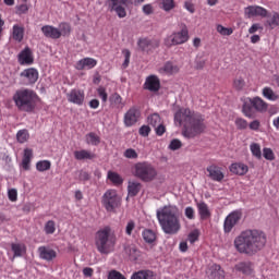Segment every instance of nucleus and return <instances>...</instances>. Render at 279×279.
Wrapping results in <instances>:
<instances>
[{
	"label": "nucleus",
	"mask_w": 279,
	"mask_h": 279,
	"mask_svg": "<svg viewBox=\"0 0 279 279\" xmlns=\"http://www.w3.org/2000/svg\"><path fill=\"white\" fill-rule=\"evenodd\" d=\"M41 32L46 38H51L52 40H58L60 38V28L45 25L41 27Z\"/></svg>",
	"instance_id": "nucleus-23"
},
{
	"label": "nucleus",
	"mask_w": 279,
	"mask_h": 279,
	"mask_svg": "<svg viewBox=\"0 0 279 279\" xmlns=\"http://www.w3.org/2000/svg\"><path fill=\"white\" fill-rule=\"evenodd\" d=\"M27 12H29V5H27V2L16 7L17 14H27Z\"/></svg>",
	"instance_id": "nucleus-56"
},
{
	"label": "nucleus",
	"mask_w": 279,
	"mask_h": 279,
	"mask_svg": "<svg viewBox=\"0 0 279 279\" xmlns=\"http://www.w3.org/2000/svg\"><path fill=\"white\" fill-rule=\"evenodd\" d=\"M244 16L246 19H254L260 16L262 19H267L269 16V11L260 5H248L244 8Z\"/></svg>",
	"instance_id": "nucleus-12"
},
{
	"label": "nucleus",
	"mask_w": 279,
	"mask_h": 279,
	"mask_svg": "<svg viewBox=\"0 0 279 279\" xmlns=\"http://www.w3.org/2000/svg\"><path fill=\"white\" fill-rule=\"evenodd\" d=\"M11 251L13 252L11 260H14V258H23V256L27 254V245L21 242L11 243Z\"/></svg>",
	"instance_id": "nucleus-19"
},
{
	"label": "nucleus",
	"mask_w": 279,
	"mask_h": 279,
	"mask_svg": "<svg viewBox=\"0 0 279 279\" xmlns=\"http://www.w3.org/2000/svg\"><path fill=\"white\" fill-rule=\"evenodd\" d=\"M252 102V108L256 110L257 112H267L269 105L263 100L260 97H254L252 100H248Z\"/></svg>",
	"instance_id": "nucleus-26"
},
{
	"label": "nucleus",
	"mask_w": 279,
	"mask_h": 279,
	"mask_svg": "<svg viewBox=\"0 0 279 279\" xmlns=\"http://www.w3.org/2000/svg\"><path fill=\"white\" fill-rule=\"evenodd\" d=\"M147 123L154 128L157 136H162L167 132V126H165V122H162V118L158 113L149 114L147 117Z\"/></svg>",
	"instance_id": "nucleus-10"
},
{
	"label": "nucleus",
	"mask_w": 279,
	"mask_h": 279,
	"mask_svg": "<svg viewBox=\"0 0 279 279\" xmlns=\"http://www.w3.org/2000/svg\"><path fill=\"white\" fill-rule=\"evenodd\" d=\"M12 36L16 43H22L25 36V28L19 24L13 25Z\"/></svg>",
	"instance_id": "nucleus-34"
},
{
	"label": "nucleus",
	"mask_w": 279,
	"mask_h": 279,
	"mask_svg": "<svg viewBox=\"0 0 279 279\" xmlns=\"http://www.w3.org/2000/svg\"><path fill=\"white\" fill-rule=\"evenodd\" d=\"M32 158H34V150H32V148H25L22 158V168L24 169V171H29Z\"/></svg>",
	"instance_id": "nucleus-27"
},
{
	"label": "nucleus",
	"mask_w": 279,
	"mask_h": 279,
	"mask_svg": "<svg viewBox=\"0 0 279 279\" xmlns=\"http://www.w3.org/2000/svg\"><path fill=\"white\" fill-rule=\"evenodd\" d=\"M36 169H37V171H39L41 173L45 171H49V169H51V161H49V160L37 161Z\"/></svg>",
	"instance_id": "nucleus-40"
},
{
	"label": "nucleus",
	"mask_w": 279,
	"mask_h": 279,
	"mask_svg": "<svg viewBox=\"0 0 279 279\" xmlns=\"http://www.w3.org/2000/svg\"><path fill=\"white\" fill-rule=\"evenodd\" d=\"M230 171L235 175H245L250 171V168L245 163L235 162L230 166Z\"/></svg>",
	"instance_id": "nucleus-30"
},
{
	"label": "nucleus",
	"mask_w": 279,
	"mask_h": 279,
	"mask_svg": "<svg viewBox=\"0 0 279 279\" xmlns=\"http://www.w3.org/2000/svg\"><path fill=\"white\" fill-rule=\"evenodd\" d=\"M263 156L266 160H276V155L274 154V150H271V148H264Z\"/></svg>",
	"instance_id": "nucleus-52"
},
{
	"label": "nucleus",
	"mask_w": 279,
	"mask_h": 279,
	"mask_svg": "<svg viewBox=\"0 0 279 279\" xmlns=\"http://www.w3.org/2000/svg\"><path fill=\"white\" fill-rule=\"evenodd\" d=\"M174 123L183 128L182 134L184 138H195L206 130L204 114L186 107H182L174 112Z\"/></svg>",
	"instance_id": "nucleus-1"
},
{
	"label": "nucleus",
	"mask_w": 279,
	"mask_h": 279,
	"mask_svg": "<svg viewBox=\"0 0 279 279\" xmlns=\"http://www.w3.org/2000/svg\"><path fill=\"white\" fill-rule=\"evenodd\" d=\"M17 141H28L29 138V132L25 129L20 130L16 134Z\"/></svg>",
	"instance_id": "nucleus-53"
},
{
	"label": "nucleus",
	"mask_w": 279,
	"mask_h": 279,
	"mask_svg": "<svg viewBox=\"0 0 279 279\" xmlns=\"http://www.w3.org/2000/svg\"><path fill=\"white\" fill-rule=\"evenodd\" d=\"M141 119V108L134 106L131 107L125 113H124V125L125 128H132V125H136L138 123V120Z\"/></svg>",
	"instance_id": "nucleus-11"
},
{
	"label": "nucleus",
	"mask_w": 279,
	"mask_h": 279,
	"mask_svg": "<svg viewBox=\"0 0 279 279\" xmlns=\"http://www.w3.org/2000/svg\"><path fill=\"white\" fill-rule=\"evenodd\" d=\"M108 279H128L123 274L117 270H111L108 275Z\"/></svg>",
	"instance_id": "nucleus-57"
},
{
	"label": "nucleus",
	"mask_w": 279,
	"mask_h": 279,
	"mask_svg": "<svg viewBox=\"0 0 279 279\" xmlns=\"http://www.w3.org/2000/svg\"><path fill=\"white\" fill-rule=\"evenodd\" d=\"M20 77H22L25 84H36L38 82V70L34 68L25 69L21 72Z\"/></svg>",
	"instance_id": "nucleus-17"
},
{
	"label": "nucleus",
	"mask_w": 279,
	"mask_h": 279,
	"mask_svg": "<svg viewBox=\"0 0 279 279\" xmlns=\"http://www.w3.org/2000/svg\"><path fill=\"white\" fill-rule=\"evenodd\" d=\"M137 45L141 51H151V49H156L159 45L158 40L142 38L137 41Z\"/></svg>",
	"instance_id": "nucleus-22"
},
{
	"label": "nucleus",
	"mask_w": 279,
	"mask_h": 279,
	"mask_svg": "<svg viewBox=\"0 0 279 279\" xmlns=\"http://www.w3.org/2000/svg\"><path fill=\"white\" fill-rule=\"evenodd\" d=\"M144 86L146 90H150V93H157V90H160V78H158L156 75H150L146 78Z\"/></svg>",
	"instance_id": "nucleus-21"
},
{
	"label": "nucleus",
	"mask_w": 279,
	"mask_h": 279,
	"mask_svg": "<svg viewBox=\"0 0 279 279\" xmlns=\"http://www.w3.org/2000/svg\"><path fill=\"white\" fill-rule=\"evenodd\" d=\"M157 219L165 234H178L182 228L178 206L168 205L158 209Z\"/></svg>",
	"instance_id": "nucleus-3"
},
{
	"label": "nucleus",
	"mask_w": 279,
	"mask_h": 279,
	"mask_svg": "<svg viewBox=\"0 0 279 279\" xmlns=\"http://www.w3.org/2000/svg\"><path fill=\"white\" fill-rule=\"evenodd\" d=\"M78 180L81 182H88V180H90V173H88L87 171L81 170L78 174Z\"/></svg>",
	"instance_id": "nucleus-60"
},
{
	"label": "nucleus",
	"mask_w": 279,
	"mask_h": 279,
	"mask_svg": "<svg viewBox=\"0 0 279 279\" xmlns=\"http://www.w3.org/2000/svg\"><path fill=\"white\" fill-rule=\"evenodd\" d=\"M233 88L235 90H243L245 88V80L241 76H238L233 80Z\"/></svg>",
	"instance_id": "nucleus-47"
},
{
	"label": "nucleus",
	"mask_w": 279,
	"mask_h": 279,
	"mask_svg": "<svg viewBox=\"0 0 279 279\" xmlns=\"http://www.w3.org/2000/svg\"><path fill=\"white\" fill-rule=\"evenodd\" d=\"M20 64H34V54L32 53V49L26 47L19 54Z\"/></svg>",
	"instance_id": "nucleus-24"
},
{
	"label": "nucleus",
	"mask_w": 279,
	"mask_h": 279,
	"mask_svg": "<svg viewBox=\"0 0 279 279\" xmlns=\"http://www.w3.org/2000/svg\"><path fill=\"white\" fill-rule=\"evenodd\" d=\"M241 217H242L241 211H232L226 217L223 222V230L226 234H230V232H232V229L234 228V226H236V223L241 221Z\"/></svg>",
	"instance_id": "nucleus-13"
},
{
	"label": "nucleus",
	"mask_w": 279,
	"mask_h": 279,
	"mask_svg": "<svg viewBox=\"0 0 279 279\" xmlns=\"http://www.w3.org/2000/svg\"><path fill=\"white\" fill-rule=\"evenodd\" d=\"M266 25L274 29L275 27L279 26V13L278 12H272L271 15L268 17L266 21Z\"/></svg>",
	"instance_id": "nucleus-39"
},
{
	"label": "nucleus",
	"mask_w": 279,
	"mask_h": 279,
	"mask_svg": "<svg viewBox=\"0 0 279 279\" xmlns=\"http://www.w3.org/2000/svg\"><path fill=\"white\" fill-rule=\"evenodd\" d=\"M111 106H116L117 108H121L123 106V98L119 94H113L110 97Z\"/></svg>",
	"instance_id": "nucleus-46"
},
{
	"label": "nucleus",
	"mask_w": 279,
	"mask_h": 279,
	"mask_svg": "<svg viewBox=\"0 0 279 279\" xmlns=\"http://www.w3.org/2000/svg\"><path fill=\"white\" fill-rule=\"evenodd\" d=\"M59 33L61 36H70L71 35V25L69 23L59 24Z\"/></svg>",
	"instance_id": "nucleus-45"
},
{
	"label": "nucleus",
	"mask_w": 279,
	"mask_h": 279,
	"mask_svg": "<svg viewBox=\"0 0 279 279\" xmlns=\"http://www.w3.org/2000/svg\"><path fill=\"white\" fill-rule=\"evenodd\" d=\"M8 197L10 202H16L19 199V192L16 191V189L9 190Z\"/></svg>",
	"instance_id": "nucleus-58"
},
{
	"label": "nucleus",
	"mask_w": 279,
	"mask_h": 279,
	"mask_svg": "<svg viewBox=\"0 0 279 279\" xmlns=\"http://www.w3.org/2000/svg\"><path fill=\"white\" fill-rule=\"evenodd\" d=\"M97 94H98V97H100L102 104H106V101H108V93L106 92V87H98L97 88Z\"/></svg>",
	"instance_id": "nucleus-51"
},
{
	"label": "nucleus",
	"mask_w": 279,
	"mask_h": 279,
	"mask_svg": "<svg viewBox=\"0 0 279 279\" xmlns=\"http://www.w3.org/2000/svg\"><path fill=\"white\" fill-rule=\"evenodd\" d=\"M235 125L239 130H245L247 129V121L243 118H236Z\"/></svg>",
	"instance_id": "nucleus-55"
},
{
	"label": "nucleus",
	"mask_w": 279,
	"mask_h": 279,
	"mask_svg": "<svg viewBox=\"0 0 279 279\" xmlns=\"http://www.w3.org/2000/svg\"><path fill=\"white\" fill-rule=\"evenodd\" d=\"M144 14H154V7L151 4H145L143 8H142Z\"/></svg>",
	"instance_id": "nucleus-64"
},
{
	"label": "nucleus",
	"mask_w": 279,
	"mask_h": 279,
	"mask_svg": "<svg viewBox=\"0 0 279 279\" xmlns=\"http://www.w3.org/2000/svg\"><path fill=\"white\" fill-rule=\"evenodd\" d=\"M134 228H136V223L134 222V220H130L125 227V234H128V236H132V232H134Z\"/></svg>",
	"instance_id": "nucleus-54"
},
{
	"label": "nucleus",
	"mask_w": 279,
	"mask_h": 279,
	"mask_svg": "<svg viewBox=\"0 0 279 279\" xmlns=\"http://www.w3.org/2000/svg\"><path fill=\"white\" fill-rule=\"evenodd\" d=\"M196 208H197V213L201 221H208V219L213 217L210 207H208V204H206V202L201 201L196 203Z\"/></svg>",
	"instance_id": "nucleus-18"
},
{
	"label": "nucleus",
	"mask_w": 279,
	"mask_h": 279,
	"mask_svg": "<svg viewBox=\"0 0 279 279\" xmlns=\"http://www.w3.org/2000/svg\"><path fill=\"white\" fill-rule=\"evenodd\" d=\"M125 158H138V154H136V150L129 148L124 151Z\"/></svg>",
	"instance_id": "nucleus-62"
},
{
	"label": "nucleus",
	"mask_w": 279,
	"mask_h": 279,
	"mask_svg": "<svg viewBox=\"0 0 279 279\" xmlns=\"http://www.w3.org/2000/svg\"><path fill=\"white\" fill-rule=\"evenodd\" d=\"M125 254L129 255L130 260H138V256H141V251H138L136 246L130 245L125 247Z\"/></svg>",
	"instance_id": "nucleus-38"
},
{
	"label": "nucleus",
	"mask_w": 279,
	"mask_h": 279,
	"mask_svg": "<svg viewBox=\"0 0 279 279\" xmlns=\"http://www.w3.org/2000/svg\"><path fill=\"white\" fill-rule=\"evenodd\" d=\"M180 72V66L171 61L166 62L161 68L158 69V73L161 75H175Z\"/></svg>",
	"instance_id": "nucleus-20"
},
{
	"label": "nucleus",
	"mask_w": 279,
	"mask_h": 279,
	"mask_svg": "<svg viewBox=\"0 0 279 279\" xmlns=\"http://www.w3.org/2000/svg\"><path fill=\"white\" fill-rule=\"evenodd\" d=\"M206 171L208 173V178L214 182H223V178H226L223 169L215 163L208 166Z\"/></svg>",
	"instance_id": "nucleus-14"
},
{
	"label": "nucleus",
	"mask_w": 279,
	"mask_h": 279,
	"mask_svg": "<svg viewBox=\"0 0 279 279\" xmlns=\"http://www.w3.org/2000/svg\"><path fill=\"white\" fill-rule=\"evenodd\" d=\"M183 8L184 10H186V12H189L190 14H195V3H193V0H186L183 3Z\"/></svg>",
	"instance_id": "nucleus-50"
},
{
	"label": "nucleus",
	"mask_w": 279,
	"mask_h": 279,
	"mask_svg": "<svg viewBox=\"0 0 279 279\" xmlns=\"http://www.w3.org/2000/svg\"><path fill=\"white\" fill-rule=\"evenodd\" d=\"M66 99L70 104H74L75 106H82L84 104V99H85L84 90L71 89L66 94Z\"/></svg>",
	"instance_id": "nucleus-15"
},
{
	"label": "nucleus",
	"mask_w": 279,
	"mask_h": 279,
	"mask_svg": "<svg viewBox=\"0 0 279 279\" xmlns=\"http://www.w3.org/2000/svg\"><path fill=\"white\" fill-rule=\"evenodd\" d=\"M149 132H151V128H149V125H143L140 128L141 136H149Z\"/></svg>",
	"instance_id": "nucleus-61"
},
{
	"label": "nucleus",
	"mask_w": 279,
	"mask_h": 279,
	"mask_svg": "<svg viewBox=\"0 0 279 279\" xmlns=\"http://www.w3.org/2000/svg\"><path fill=\"white\" fill-rule=\"evenodd\" d=\"M132 174L141 182L149 183L158 178V170L151 163L142 161L133 166Z\"/></svg>",
	"instance_id": "nucleus-6"
},
{
	"label": "nucleus",
	"mask_w": 279,
	"mask_h": 279,
	"mask_svg": "<svg viewBox=\"0 0 279 279\" xmlns=\"http://www.w3.org/2000/svg\"><path fill=\"white\" fill-rule=\"evenodd\" d=\"M95 66H97V59L86 57L78 60L74 69H76V71H90V69H95Z\"/></svg>",
	"instance_id": "nucleus-16"
},
{
	"label": "nucleus",
	"mask_w": 279,
	"mask_h": 279,
	"mask_svg": "<svg viewBox=\"0 0 279 279\" xmlns=\"http://www.w3.org/2000/svg\"><path fill=\"white\" fill-rule=\"evenodd\" d=\"M191 36L189 35V26L185 23L179 24V29L173 31L163 39L165 47L171 48L178 45H184L189 43Z\"/></svg>",
	"instance_id": "nucleus-7"
},
{
	"label": "nucleus",
	"mask_w": 279,
	"mask_h": 279,
	"mask_svg": "<svg viewBox=\"0 0 279 279\" xmlns=\"http://www.w3.org/2000/svg\"><path fill=\"white\" fill-rule=\"evenodd\" d=\"M45 234H56V221L48 220L44 226Z\"/></svg>",
	"instance_id": "nucleus-43"
},
{
	"label": "nucleus",
	"mask_w": 279,
	"mask_h": 279,
	"mask_svg": "<svg viewBox=\"0 0 279 279\" xmlns=\"http://www.w3.org/2000/svg\"><path fill=\"white\" fill-rule=\"evenodd\" d=\"M209 276L211 279H226V271L221 268L220 265L214 264L210 267Z\"/></svg>",
	"instance_id": "nucleus-31"
},
{
	"label": "nucleus",
	"mask_w": 279,
	"mask_h": 279,
	"mask_svg": "<svg viewBox=\"0 0 279 279\" xmlns=\"http://www.w3.org/2000/svg\"><path fill=\"white\" fill-rule=\"evenodd\" d=\"M74 158L75 160H95V158H97V155L93 151L82 149L74 151Z\"/></svg>",
	"instance_id": "nucleus-29"
},
{
	"label": "nucleus",
	"mask_w": 279,
	"mask_h": 279,
	"mask_svg": "<svg viewBox=\"0 0 279 279\" xmlns=\"http://www.w3.org/2000/svg\"><path fill=\"white\" fill-rule=\"evenodd\" d=\"M154 278H156V275L154 274V271L148 269L135 271L131 276V279H154Z\"/></svg>",
	"instance_id": "nucleus-32"
},
{
	"label": "nucleus",
	"mask_w": 279,
	"mask_h": 279,
	"mask_svg": "<svg viewBox=\"0 0 279 279\" xmlns=\"http://www.w3.org/2000/svg\"><path fill=\"white\" fill-rule=\"evenodd\" d=\"M235 270L241 271V274H244V276L252 275V271H253L252 262H241L236 264Z\"/></svg>",
	"instance_id": "nucleus-33"
},
{
	"label": "nucleus",
	"mask_w": 279,
	"mask_h": 279,
	"mask_svg": "<svg viewBox=\"0 0 279 279\" xmlns=\"http://www.w3.org/2000/svg\"><path fill=\"white\" fill-rule=\"evenodd\" d=\"M117 245V238L112 234L110 227L99 229L95 235V246L99 254H112Z\"/></svg>",
	"instance_id": "nucleus-4"
},
{
	"label": "nucleus",
	"mask_w": 279,
	"mask_h": 279,
	"mask_svg": "<svg viewBox=\"0 0 279 279\" xmlns=\"http://www.w3.org/2000/svg\"><path fill=\"white\" fill-rule=\"evenodd\" d=\"M141 189H143V184L138 181H129L128 184V197H136L138 193H141Z\"/></svg>",
	"instance_id": "nucleus-28"
},
{
	"label": "nucleus",
	"mask_w": 279,
	"mask_h": 279,
	"mask_svg": "<svg viewBox=\"0 0 279 279\" xmlns=\"http://www.w3.org/2000/svg\"><path fill=\"white\" fill-rule=\"evenodd\" d=\"M262 95L263 97H265V99H268V101H278L279 99V95L274 92L271 87H264L262 90Z\"/></svg>",
	"instance_id": "nucleus-36"
},
{
	"label": "nucleus",
	"mask_w": 279,
	"mask_h": 279,
	"mask_svg": "<svg viewBox=\"0 0 279 279\" xmlns=\"http://www.w3.org/2000/svg\"><path fill=\"white\" fill-rule=\"evenodd\" d=\"M101 204L107 213H117V209L121 208L123 204V198L117 190L109 189L102 194Z\"/></svg>",
	"instance_id": "nucleus-8"
},
{
	"label": "nucleus",
	"mask_w": 279,
	"mask_h": 279,
	"mask_svg": "<svg viewBox=\"0 0 279 279\" xmlns=\"http://www.w3.org/2000/svg\"><path fill=\"white\" fill-rule=\"evenodd\" d=\"M36 93L32 89H19L13 95L15 106L22 112H33L36 108Z\"/></svg>",
	"instance_id": "nucleus-5"
},
{
	"label": "nucleus",
	"mask_w": 279,
	"mask_h": 279,
	"mask_svg": "<svg viewBox=\"0 0 279 279\" xmlns=\"http://www.w3.org/2000/svg\"><path fill=\"white\" fill-rule=\"evenodd\" d=\"M38 252H39V257L43 260H53V258H56V256H58V253H56L54 250L49 248L47 246H39L38 247Z\"/></svg>",
	"instance_id": "nucleus-25"
},
{
	"label": "nucleus",
	"mask_w": 279,
	"mask_h": 279,
	"mask_svg": "<svg viewBox=\"0 0 279 279\" xmlns=\"http://www.w3.org/2000/svg\"><path fill=\"white\" fill-rule=\"evenodd\" d=\"M242 112L245 117H252V98H246L244 100Z\"/></svg>",
	"instance_id": "nucleus-42"
},
{
	"label": "nucleus",
	"mask_w": 279,
	"mask_h": 279,
	"mask_svg": "<svg viewBox=\"0 0 279 279\" xmlns=\"http://www.w3.org/2000/svg\"><path fill=\"white\" fill-rule=\"evenodd\" d=\"M106 8L109 12H116L119 19H125L128 16V0H106L105 2Z\"/></svg>",
	"instance_id": "nucleus-9"
},
{
	"label": "nucleus",
	"mask_w": 279,
	"mask_h": 279,
	"mask_svg": "<svg viewBox=\"0 0 279 279\" xmlns=\"http://www.w3.org/2000/svg\"><path fill=\"white\" fill-rule=\"evenodd\" d=\"M180 147H182V142L180 141H172L169 145V149H171L172 151L180 149Z\"/></svg>",
	"instance_id": "nucleus-63"
},
{
	"label": "nucleus",
	"mask_w": 279,
	"mask_h": 279,
	"mask_svg": "<svg viewBox=\"0 0 279 279\" xmlns=\"http://www.w3.org/2000/svg\"><path fill=\"white\" fill-rule=\"evenodd\" d=\"M107 178L110 180L113 186H121V184H123V178L114 171H108Z\"/></svg>",
	"instance_id": "nucleus-37"
},
{
	"label": "nucleus",
	"mask_w": 279,
	"mask_h": 279,
	"mask_svg": "<svg viewBox=\"0 0 279 279\" xmlns=\"http://www.w3.org/2000/svg\"><path fill=\"white\" fill-rule=\"evenodd\" d=\"M233 245L239 254L255 256L267 245V234L258 229H247L234 239Z\"/></svg>",
	"instance_id": "nucleus-2"
},
{
	"label": "nucleus",
	"mask_w": 279,
	"mask_h": 279,
	"mask_svg": "<svg viewBox=\"0 0 279 279\" xmlns=\"http://www.w3.org/2000/svg\"><path fill=\"white\" fill-rule=\"evenodd\" d=\"M251 151L255 158L260 160L263 158V153L260 151V145L258 144H251Z\"/></svg>",
	"instance_id": "nucleus-49"
},
{
	"label": "nucleus",
	"mask_w": 279,
	"mask_h": 279,
	"mask_svg": "<svg viewBox=\"0 0 279 279\" xmlns=\"http://www.w3.org/2000/svg\"><path fill=\"white\" fill-rule=\"evenodd\" d=\"M216 29L218 34H220V36H232V34H234V29H232L231 27H226L221 24H218L216 26Z\"/></svg>",
	"instance_id": "nucleus-41"
},
{
	"label": "nucleus",
	"mask_w": 279,
	"mask_h": 279,
	"mask_svg": "<svg viewBox=\"0 0 279 279\" xmlns=\"http://www.w3.org/2000/svg\"><path fill=\"white\" fill-rule=\"evenodd\" d=\"M184 215H185L186 219H190V220L195 219V208L186 207Z\"/></svg>",
	"instance_id": "nucleus-59"
},
{
	"label": "nucleus",
	"mask_w": 279,
	"mask_h": 279,
	"mask_svg": "<svg viewBox=\"0 0 279 279\" xmlns=\"http://www.w3.org/2000/svg\"><path fill=\"white\" fill-rule=\"evenodd\" d=\"M159 3L165 12H171L175 8V1L173 0H159Z\"/></svg>",
	"instance_id": "nucleus-44"
},
{
	"label": "nucleus",
	"mask_w": 279,
	"mask_h": 279,
	"mask_svg": "<svg viewBox=\"0 0 279 279\" xmlns=\"http://www.w3.org/2000/svg\"><path fill=\"white\" fill-rule=\"evenodd\" d=\"M142 236L145 241V243H148L149 245H151L153 243H156V231L151 230V229H144L142 232Z\"/></svg>",
	"instance_id": "nucleus-35"
},
{
	"label": "nucleus",
	"mask_w": 279,
	"mask_h": 279,
	"mask_svg": "<svg viewBox=\"0 0 279 279\" xmlns=\"http://www.w3.org/2000/svg\"><path fill=\"white\" fill-rule=\"evenodd\" d=\"M122 56L124 57V62L122 63L123 69H128L130 66V58H132V52L130 49H123Z\"/></svg>",
	"instance_id": "nucleus-48"
}]
</instances>
